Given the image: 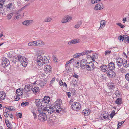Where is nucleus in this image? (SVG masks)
<instances>
[{
  "instance_id": "42",
  "label": "nucleus",
  "mask_w": 129,
  "mask_h": 129,
  "mask_svg": "<svg viewBox=\"0 0 129 129\" xmlns=\"http://www.w3.org/2000/svg\"><path fill=\"white\" fill-rule=\"evenodd\" d=\"M12 15L13 14L12 13L9 14L7 16V18L9 20L12 17Z\"/></svg>"
},
{
  "instance_id": "9",
  "label": "nucleus",
  "mask_w": 129,
  "mask_h": 129,
  "mask_svg": "<svg viewBox=\"0 0 129 129\" xmlns=\"http://www.w3.org/2000/svg\"><path fill=\"white\" fill-rule=\"evenodd\" d=\"M87 67L86 68L89 71L93 70L94 68V64L92 62H90L87 64Z\"/></svg>"
},
{
  "instance_id": "55",
  "label": "nucleus",
  "mask_w": 129,
  "mask_h": 129,
  "mask_svg": "<svg viewBox=\"0 0 129 129\" xmlns=\"http://www.w3.org/2000/svg\"><path fill=\"white\" fill-rule=\"evenodd\" d=\"M4 116L5 117H8L9 115V114L8 113L6 112H5L4 113Z\"/></svg>"
},
{
  "instance_id": "36",
  "label": "nucleus",
  "mask_w": 129,
  "mask_h": 129,
  "mask_svg": "<svg viewBox=\"0 0 129 129\" xmlns=\"http://www.w3.org/2000/svg\"><path fill=\"white\" fill-rule=\"evenodd\" d=\"M88 51H84L80 53H79L80 54L79 56H81L83 55H87V52Z\"/></svg>"
},
{
  "instance_id": "11",
  "label": "nucleus",
  "mask_w": 129,
  "mask_h": 129,
  "mask_svg": "<svg viewBox=\"0 0 129 129\" xmlns=\"http://www.w3.org/2000/svg\"><path fill=\"white\" fill-rule=\"evenodd\" d=\"M113 70H108L107 73L108 77H114L115 76V73L113 71Z\"/></svg>"
},
{
  "instance_id": "43",
  "label": "nucleus",
  "mask_w": 129,
  "mask_h": 129,
  "mask_svg": "<svg viewBox=\"0 0 129 129\" xmlns=\"http://www.w3.org/2000/svg\"><path fill=\"white\" fill-rule=\"evenodd\" d=\"M125 78L126 80L129 81V73H127L125 76Z\"/></svg>"
},
{
  "instance_id": "13",
  "label": "nucleus",
  "mask_w": 129,
  "mask_h": 129,
  "mask_svg": "<svg viewBox=\"0 0 129 129\" xmlns=\"http://www.w3.org/2000/svg\"><path fill=\"white\" fill-rule=\"evenodd\" d=\"M104 7L102 3H98L96 5L94 8V10H98L103 9Z\"/></svg>"
},
{
  "instance_id": "32",
  "label": "nucleus",
  "mask_w": 129,
  "mask_h": 129,
  "mask_svg": "<svg viewBox=\"0 0 129 129\" xmlns=\"http://www.w3.org/2000/svg\"><path fill=\"white\" fill-rule=\"evenodd\" d=\"M19 55L17 56H15L13 58V62L14 63H15L16 62L19 61L18 60V57Z\"/></svg>"
},
{
  "instance_id": "31",
  "label": "nucleus",
  "mask_w": 129,
  "mask_h": 129,
  "mask_svg": "<svg viewBox=\"0 0 129 129\" xmlns=\"http://www.w3.org/2000/svg\"><path fill=\"white\" fill-rule=\"evenodd\" d=\"M39 90V88L38 87H34L33 89V92L34 93H37Z\"/></svg>"
},
{
  "instance_id": "46",
  "label": "nucleus",
  "mask_w": 129,
  "mask_h": 129,
  "mask_svg": "<svg viewBox=\"0 0 129 129\" xmlns=\"http://www.w3.org/2000/svg\"><path fill=\"white\" fill-rule=\"evenodd\" d=\"M125 121H120L118 122V125L120 126L122 124H123L124 122Z\"/></svg>"
},
{
  "instance_id": "37",
  "label": "nucleus",
  "mask_w": 129,
  "mask_h": 129,
  "mask_svg": "<svg viewBox=\"0 0 129 129\" xmlns=\"http://www.w3.org/2000/svg\"><path fill=\"white\" fill-rule=\"evenodd\" d=\"M119 70L121 73H125L126 72V70L123 68H120Z\"/></svg>"
},
{
  "instance_id": "45",
  "label": "nucleus",
  "mask_w": 129,
  "mask_h": 129,
  "mask_svg": "<svg viewBox=\"0 0 129 129\" xmlns=\"http://www.w3.org/2000/svg\"><path fill=\"white\" fill-rule=\"evenodd\" d=\"M109 86L112 89L113 88H115V85H114V84H113L112 83H110L109 84Z\"/></svg>"
},
{
  "instance_id": "39",
  "label": "nucleus",
  "mask_w": 129,
  "mask_h": 129,
  "mask_svg": "<svg viewBox=\"0 0 129 129\" xmlns=\"http://www.w3.org/2000/svg\"><path fill=\"white\" fill-rule=\"evenodd\" d=\"M29 103L28 102H25L22 103L21 104V105L23 106L28 105L29 104Z\"/></svg>"
},
{
  "instance_id": "16",
  "label": "nucleus",
  "mask_w": 129,
  "mask_h": 129,
  "mask_svg": "<svg viewBox=\"0 0 129 129\" xmlns=\"http://www.w3.org/2000/svg\"><path fill=\"white\" fill-rule=\"evenodd\" d=\"M116 62L119 67H120L123 64V61L122 59L118 58L116 59Z\"/></svg>"
},
{
  "instance_id": "6",
  "label": "nucleus",
  "mask_w": 129,
  "mask_h": 129,
  "mask_svg": "<svg viewBox=\"0 0 129 129\" xmlns=\"http://www.w3.org/2000/svg\"><path fill=\"white\" fill-rule=\"evenodd\" d=\"M32 83L34 85L37 84L40 87H43L46 84L45 81L41 80L36 81L34 83Z\"/></svg>"
},
{
  "instance_id": "5",
  "label": "nucleus",
  "mask_w": 129,
  "mask_h": 129,
  "mask_svg": "<svg viewBox=\"0 0 129 129\" xmlns=\"http://www.w3.org/2000/svg\"><path fill=\"white\" fill-rule=\"evenodd\" d=\"M56 107L58 108V109H56V112L57 113L60 112L61 110V109L60 108V104L61 103V100H57L56 102Z\"/></svg>"
},
{
  "instance_id": "49",
  "label": "nucleus",
  "mask_w": 129,
  "mask_h": 129,
  "mask_svg": "<svg viewBox=\"0 0 129 129\" xmlns=\"http://www.w3.org/2000/svg\"><path fill=\"white\" fill-rule=\"evenodd\" d=\"M115 114V113L114 111H113L112 112V113H111L110 114V117L111 118H112L114 116Z\"/></svg>"
},
{
  "instance_id": "60",
  "label": "nucleus",
  "mask_w": 129,
  "mask_h": 129,
  "mask_svg": "<svg viewBox=\"0 0 129 129\" xmlns=\"http://www.w3.org/2000/svg\"><path fill=\"white\" fill-rule=\"evenodd\" d=\"M55 78H53L52 79V80L50 81V83L51 84H52L55 81Z\"/></svg>"
},
{
  "instance_id": "56",
  "label": "nucleus",
  "mask_w": 129,
  "mask_h": 129,
  "mask_svg": "<svg viewBox=\"0 0 129 129\" xmlns=\"http://www.w3.org/2000/svg\"><path fill=\"white\" fill-rule=\"evenodd\" d=\"M23 92V91H21L20 92H19V93L16 94L18 96H20L22 95Z\"/></svg>"
},
{
  "instance_id": "34",
  "label": "nucleus",
  "mask_w": 129,
  "mask_h": 129,
  "mask_svg": "<svg viewBox=\"0 0 129 129\" xmlns=\"http://www.w3.org/2000/svg\"><path fill=\"white\" fill-rule=\"evenodd\" d=\"M112 52L111 51L106 50L105 51L104 54L105 56H107L109 55Z\"/></svg>"
},
{
  "instance_id": "50",
  "label": "nucleus",
  "mask_w": 129,
  "mask_h": 129,
  "mask_svg": "<svg viewBox=\"0 0 129 129\" xmlns=\"http://www.w3.org/2000/svg\"><path fill=\"white\" fill-rule=\"evenodd\" d=\"M101 0H91V3L93 4H94L95 3H97L98 1H100Z\"/></svg>"
},
{
  "instance_id": "52",
  "label": "nucleus",
  "mask_w": 129,
  "mask_h": 129,
  "mask_svg": "<svg viewBox=\"0 0 129 129\" xmlns=\"http://www.w3.org/2000/svg\"><path fill=\"white\" fill-rule=\"evenodd\" d=\"M79 55L80 54L79 53H76L74 55L73 57L74 58H78L79 57Z\"/></svg>"
},
{
  "instance_id": "17",
  "label": "nucleus",
  "mask_w": 129,
  "mask_h": 129,
  "mask_svg": "<svg viewBox=\"0 0 129 129\" xmlns=\"http://www.w3.org/2000/svg\"><path fill=\"white\" fill-rule=\"evenodd\" d=\"M44 69L45 71L48 73L51 72L52 70L51 67L50 65H46L44 67Z\"/></svg>"
},
{
  "instance_id": "54",
  "label": "nucleus",
  "mask_w": 129,
  "mask_h": 129,
  "mask_svg": "<svg viewBox=\"0 0 129 129\" xmlns=\"http://www.w3.org/2000/svg\"><path fill=\"white\" fill-rule=\"evenodd\" d=\"M100 118L102 120L106 118V116H105V115L103 114H101L100 117Z\"/></svg>"
},
{
  "instance_id": "22",
  "label": "nucleus",
  "mask_w": 129,
  "mask_h": 129,
  "mask_svg": "<svg viewBox=\"0 0 129 129\" xmlns=\"http://www.w3.org/2000/svg\"><path fill=\"white\" fill-rule=\"evenodd\" d=\"M50 101V99L49 97L48 96H45L43 99V102L46 103H48Z\"/></svg>"
},
{
  "instance_id": "62",
  "label": "nucleus",
  "mask_w": 129,
  "mask_h": 129,
  "mask_svg": "<svg viewBox=\"0 0 129 129\" xmlns=\"http://www.w3.org/2000/svg\"><path fill=\"white\" fill-rule=\"evenodd\" d=\"M57 107H56V106H54L52 108V109H53V110H54V112H55V111H56V108Z\"/></svg>"
},
{
  "instance_id": "44",
  "label": "nucleus",
  "mask_w": 129,
  "mask_h": 129,
  "mask_svg": "<svg viewBox=\"0 0 129 129\" xmlns=\"http://www.w3.org/2000/svg\"><path fill=\"white\" fill-rule=\"evenodd\" d=\"M23 91V89L22 88H20L18 89L16 91V93H18L19 92H20L21 91Z\"/></svg>"
},
{
  "instance_id": "21",
  "label": "nucleus",
  "mask_w": 129,
  "mask_h": 129,
  "mask_svg": "<svg viewBox=\"0 0 129 129\" xmlns=\"http://www.w3.org/2000/svg\"><path fill=\"white\" fill-rule=\"evenodd\" d=\"M32 22V21L31 20H25L23 22L22 24L24 25L28 26L31 24Z\"/></svg>"
},
{
  "instance_id": "24",
  "label": "nucleus",
  "mask_w": 129,
  "mask_h": 129,
  "mask_svg": "<svg viewBox=\"0 0 129 129\" xmlns=\"http://www.w3.org/2000/svg\"><path fill=\"white\" fill-rule=\"evenodd\" d=\"M13 4L12 3H10L8 4L5 6V8L7 10L9 11L11 8H12Z\"/></svg>"
},
{
  "instance_id": "41",
  "label": "nucleus",
  "mask_w": 129,
  "mask_h": 129,
  "mask_svg": "<svg viewBox=\"0 0 129 129\" xmlns=\"http://www.w3.org/2000/svg\"><path fill=\"white\" fill-rule=\"evenodd\" d=\"M73 60L74 59H72L69 60V61L67 62L65 65V66L67 67V66L68 64H69L70 63H72V61H73Z\"/></svg>"
},
{
  "instance_id": "61",
  "label": "nucleus",
  "mask_w": 129,
  "mask_h": 129,
  "mask_svg": "<svg viewBox=\"0 0 129 129\" xmlns=\"http://www.w3.org/2000/svg\"><path fill=\"white\" fill-rule=\"evenodd\" d=\"M17 115L20 118H21L22 117V114L21 113H18Z\"/></svg>"
},
{
  "instance_id": "29",
  "label": "nucleus",
  "mask_w": 129,
  "mask_h": 129,
  "mask_svg": "<svg viewBox=\"0 0 129 129\" xmlns=\"http://www.w3.org/2000/svg\"><path fill=\"white\" fill-rule=\"evenodd\" d=\"M6 108V111L8 110L11 111H13L15 110L14 107L12 106L9 107H5Z\"/></svg>"
},
{
  "instance_id": "57",
  "label": "nucleus",
  "mask_w": 129,
  "mask_h": 129,
  "mask_svg": "<svg viewBox=\"0 0 129 129\" xmlns=\"http://www.w3.org/2000/svg\"><path fill=\"white\" fill-rule=\"evenodd\" d=\"M73 76L77 78H78L79 77L78 75H77L75 73H74L73 75Z\"/></svg>"
},
{
  "instance_id": "48",
  "label": "nucleus",
  "mask_w": 129,
  "mask_h": 129,
  "mask_svg": "<svg viewBox=\"0 0 129 129\" xmlns=\"http://www.w3.org/2000/svg\"><path fill=\"white\" fill-rule=\"evenodd\" d=\"M116 24L122 28H123L125 27L124 25H123L121 23H117Z\"/></svg>"
},
{
  "instance_id": "53",
  "label": "nucleus",
  "mask_w": 129,
  "mask_h": 129,
  "mask_svg": "<svg viewBox=\"0 0 129 129\" xmlns=\"http://www.w3.org/2000/svg\"><path fill=\"white\" fill-rule=\"evenodd\" d=\"M5 95H6V93H5L3 91V96H2V98H1V99L4 100L5 99Z\"/></svg>"
},
{
  "instance_id": "4",
  "label": "nucleus",
  "mask_w": 129,
  "mask_h": 129,
  "mask_svg": "<svg viewBox=\"0 0 129 129\" xmlns=\"http://www.w3.org/2000/svg\"><path fill=\"white\" fill-rule=\"evenodd\" d=\"M72 109L74 110H78L81 108V105L77 102H74L71 105Z\"/></svg>"
},
{
  "instance_id": "14",
  "label": "nucleus",
  "mask_w": 129,
  "mask_h": 129,
  "mask_svg": "<svg viewBox=\"0 0 129 129\" xmlns=\"http://www.w3.org/2000/svg\"><path fill=\"white\" fill-rule=\"evenodd\" d=\"M88 63L86 60L85 59L82 60L80 62V65L82 68H86L87 67V64Z\"/></svg>"
},
{
  "instance_id": "33",
  "label": "nucleus",
  "mask_w": 129,
  "mask_h": 129,
  "mask_svg": "<svg viewBox=\"0 0 129 129\" xmlns=\"http://www.w3.org/2000/svg\"><path fill=\"white\" fill-rule=\"evenodd\" d=\"M115 93L116 97H119L120 96H121V94L120 92V91L119 90H116Z\"/></svg>"
},
{
  "instance_id": "12",
  "label": "nucleus",
  "mask_w": 129,
  "mask_h": 129,
  "mask_svg": "<svg viewBox=\"0 0 129 129\" xmlns=\"http://www.w3.org/2000/svg\"><path fill=\"white\" fill-rule=\"evenodd\" d=\"M32 85H26L24 89V90L25 92H27L28 91L31 90L32 89Z\"/></svg>"
},
{
  "instance_id": "38",
  "label": "nucleus",
  "mask_w": 129,
  "mask_h": 129,
  "mask_svg": "<svg viewBox=\"0 0 129 129\" xmlns=\"http://www.w3.org/2000/svg\"><path fill=\"white\" fill-rule=\"evenodd\" d=\"M31 112L33 114L34 116V119H36L37 118V116H36V112L35 111H31Z\"/></svg>"
},
{
  "instance_id": "8",
  "label": "nucleus",
  "mask_w": 129,
  "mask_h": 129,
  "mask_svg": "<svg viewBox=\"0 0 129 129\" xmlns=\"http://www.w3.org/2000/svg\"><path fill=\"white\" fill-rule=\"evenodd\" d=\"M44 110L46 111V113L48 112V113L49 115H51L54 112V110H53L51 106H49L48 107H45Z\"/></svg>"
},
{
  "instance_id": "10",
  "label": "nucleus",
  "mask_w": 129,
  "mask_h": 129,
  "mask_svg": "<svg viewBox=\"0 0 129 129\" xmlns=\"http://www.w3.org/2000/svg\"><path fill=\"white\" fill-rule=\"evenodd\" d=\"M43 100L42 99H37L35 100V103L37 107H41L42 106Z\"/></svg>"
},
{
  "instance_id": "28",
  "label": "nucleus",
  "mask_w": 129,
  "mask_h": 129,
  "mask_svg": "<svg viewBox=\"0 0 129 129\" xmlns=\"http://www.w3.org/2000/svg\"><path fill=\"white\" fill-rule=\"evenodd\" d=\"M28 45L31 46H36V41H34L29 42L28 43Z\"/></svg>"
},
{
  "instance_id": "18",
  "label": "nucleus",
  "mask_w": 129,
  "mask_h": 129,
  "mask_svg": "<svg viewBox=\"0 0 129 129\" xmlns=\"http://www.w3.org/2000/svg\"><path fill=\"white\" fill-rule=\"evenodd\" d=\"M109 70H114L115 68V64L114 63L111 62L108 65Z\"/></svg>"
},
{
  "instance_id": "30",
  "label": "nucleus",
  "mask_w": 129,
  "mask_h": 129,
  "mask_svg": "<svg viewBox=\"0 0 129 129\" xmlns=\"http://www.w3.org/2000/svg\"><path fill=\"white\" fill-rule=\"evenodd\" d=\"M122 64L124 67L127 68L129 67V62H128L127 60H125L124 63L123 62Z\"/></svg>"
},
{
  "instance_id": "59",
  "label": "nucleus",
  "mask_w": 129,
  "mask_h": 129,
  "mask_svg": "<svg viewBox=\"0 0 129 129\" xmlns=\"http://www.w3.org/2000/svg\"><path fill=\"white\" fill-rule=\"evenodd\" d=\"M82 22L81 21H79L77 24H78V26H79V27L82 24Z\"/></svg>"
},
{
  "instance_id": "19",
  "label": "nucleus",
  "mask_w": 129,
  "mask_h": 129,
  "mask_svg": "<svg viewBox=\"0 0 129 129\" xmlns=\"http://www.w3.org/2000/svg\"><path fill=\"white\" fill-rule=\"evenodd\" d=\"M80 41L77 39H74L68 42V44L69 45H71L73 44H75L76 43H79Z\"/></svg>"
},
{
  "instance_id": "3",
  "label": "nucleus",
  "mask_w": 129,
  "mask_h": 129,
  "mask_svg": "<svg viewBox=\"0 0 129 129\" xmlns=\"http://www.w3.org/2000/svg\"><path fill=\"white\" fill-rule=\"evenodd\" d=\"M18 60L20 62L21 64L23 66H26L28 64V60L25 57L19 56L18 57Z\"/></svg>"
},
{
  "instance_id": "51",
  "label": "nucleus",
  "mask_w": 129,
  "mask_h": 129,
  "mask_svg": "<svg viewBox=\"0 0 129 129\" xmlns=\"http://www.w3.org/2000/svg\"><path fill=\"white\" fill-rule=\"evenodd\" d=\"M103 114L105 115V116H106V118H108L109 115L108 112H105L104 114Z\"/></svg>"
},
{
  "instance_id": "23",
  "label": "nucleus",
  "mask_w": 129,
  "mask_h": 129,
  "mask_svg": "<svg viewBox=\"0 0 129 129\" xmlns=\"http://www.w3.org/2000/svg\"><path fill=\"white\" fill-rule=\"evenodd\" d=\"M36 46H42L45 44V43L41 40L36 41Z\"/></svg>"
},
{
  "instance_id": "26",
  "label": "nucleus",
  "mask_w": 129,
  "mask_h": 129,
  "mask_svg": "<svg viewBox=\"0 0 129 129\" xmlns=\"http://www.w3.org/2000/svg\"><path fill=\"white\" fill-rule=\"evenodd\" d=\"M122 103V99L118 98L115 101V103L118 105H120Z\"/></svg>"
},
{
  "instance_id": "1",
  "label": "nucleus",
  "mask_w": 129,
  "mask_h": 129,
  "mask_svg": "<svg viewBox=\"0 0 129 129\" xmlns=\"http://www.w3.org/2000/svg\"><path fill=\"white\" fill-rule=\"evenodd\" d=\"M37 61L38 65L42 66L43 64L48 63L49 62L48 59L46 57H43L41 55H39L37 57Z\"/></svg>"
},
{
  "instance_id": "7",
  "label": "nucleus",
  "mask_w": 129,
  "mask_h": 129,
  "mask_svg": "<svg viewBox=\"0 0 129 129\" xmlns=\"http://www.w3.org/2000/svg\"><path fill=\"white\" fill-rule=\"evenodd\" d=\"M9 63V61L8 59L5 58H3L1 64L3 67H6L8 66Z\"/></svg>"
},
{
  "instance_id": "64",
  "label": "nucleus",
  "mask_w": 129,
  "mask_h": 129,
  "mask_svg": "<svg viewBox=\"0 0 129 129\" xmlns=\"http://www.w3.org/2000/svg\"><path fill=\"white\" fill-rule=\"evenodd\" d=\"M126 37V41L127 42L129 43V36H127V37Z\"/></svg>"
},
{
  "instance_id": "47",
  "label": "nucleus",
  "mask_w": 129,
  "mask_h": 129,
  "mask_svg": "<svg viewBox=\"0 0 129 129\" xmlns=\"http://www.w3.org/2000/svg\"><path fill=\"white\" fill-rule=\"evenodd\" d=\"M6 125L9 128H12V125L10 123H7V124Z\"/></svg>"
},
{
  "instance_id": "25",
  "label": "nucleus",
  "mask_w": 129,
  "mask_h": 129,
  "mask_svg": "<svg viewBox=\"0 0 129 129\" xmlns=\"http://www.w3.org/2000/svg\"><path fill=\"white\" fill-rule=\"evenodd\" d=\"M90 112V110L89 109H87L83 110L82 113L84 114V115L87 116L89 114Z\"/></svg>"
},
{
  "instance_id": "58",
  "label": "nucleus",
  "mask_w": 129,
  "mask_h": 129,
  "mask_svg": "<svg viewBox=\"0 0 129 129\" xmlns=\"http://www.w3.org/2000/svg\"><path fill=\"white\" fill-rule=\"evenodd\" d=\"M8 56L9 57L11 58L13 56L12 54L10 53H9L8 54Z\"/></svg>"
},
{
  "instance_id": "15",
  "label": "nucleus",
  "mask_w": 129,
  "mask_h": 129,
  "mask_svg": "<svg viewBox=\"0 0 129 129\" xmlns=\"http://www.w3.org/2000/svg\"><path fill=\"white\" fill-rule=\"evenodd\" d=\"M72 19V17L68 15H66L64 18L62 20L61 22L62 23H66Z\"/></svg>"
},
{
  "instance_id": "40",
  "label": "nucleus",
  "mask_w": 129,
  "mask_h": 129,
  "mask_svg": "<svg viewBox=\"0 0 129 129\" xmlns=\"http://www.w3.org/2000/svg\"><path fill=\"white\" fill-rule=\"evenodd\" d=\"M52 20V19L51 18L48 17L45 19V22H50Z\"/></svg>"
},
{
  "instance_id": "20",
  "label": "nucleus",
  "mask_w": 129,
  "mask_h": 129,
  "mask_svg": "<svg viewBox=\"0 0 129 129\" xmlns=\"http://www.w3.org/2000/svg\"><path fill=\"white\" fill-rule=\"evenodd\" d=\"M101 70L103 72H105L108 70V68L106 65H102L100 67Z\"/></svg>"
},
{
  "instance_id": "63",
  "label": "nucleus",
  "mask_w": 129,
  "mask_h": 129,
  "mask_svg": "<svg viewBox=\"0 0 129 129\" xmlns=\"http://www.w3.org/2000/svg\"><path fill=\"white\" fill-rule=\"evenodd\" d=\"M5 122L6 124H7V123H9L10 122L9 121V120L6 119H5Z\"/></svg>"
},
{
  "instance_id": "35",
  "label": "nucleus",
  "mask_w": 129,
  "mask_h": 129,
  "mask_svg": "<svg viewBox=\"0 0 129 129\" xmlns=\"http://www.w3.org/2000/svg\"><path fill=\"white\" fill-rule=\"evenodd\" d=\"M105 21H101L100 23V28H102L105 26Z\"/></svg>"
},
{
  "instance_id": "2",
  "label": "nucleus",
  "mask_w": 129,
  "mask_h": 129,
  "mask_svg": "<svg viewBox=\"0 0 129 129\" xmlns=\"http://www.w3.org/2000/svg\"><path fill=\"white\" fill-rule=\"evenodd\" d=\"M39 114L38 116V119L41 121H45L47 119V115L46 113H43L42 111L38 110Z\"/></svg>"
},
{
  "instance_id": "27",
  "label": "nucleus",
  "mask_w": 129,
  "mask_h": 129,
  "mask_svg": "<svg viewBox=\"0 0 129 129\" xmlns=\"http://www.w3.org/2000/svg\"><path fill=\"white\" fill-rule=\"evenodd\" d=\"M127 37V35H124L123 36H120L119 37V39L120 40H122V41H123L124 40V41L126 42V38Z\"/></svg>"
}]
</instances>
